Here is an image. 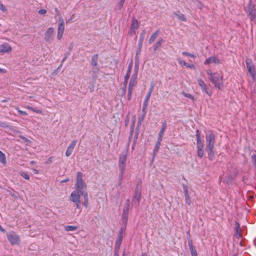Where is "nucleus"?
I'll list each match as a JSON object with an SVG mask.
<instances>
[{"label":"nucleus","instance_id":"nucleus-23","mask_svg":"<svg viewBox=\"0 0 256 256\" xmlns=\"http://www.w3.org/2000/svg\"><path fill=\"white\" fill-rule=\"evenodd\" d=\"M159 30H157L152 34L148 40V42L150 44H151L154 42L156 39L157 38L159 34Z\"/></svg>","mask_w":256,"mask_h":256},{"label":"nucleus","instance_id":"nucleus-36","mask_svg":"<svg viewBox=\"0 0 256 256\" xmlns=\"http://www.w3.org/2000/svg\"><path fill=\"white\" fill-rule=\"evenodd\" d=\"M138 65L136 64L134 67V74H132L131 78H134V79H135L136 80V76L138 75Z\"/></svg>","mask_w":256,"mask_h":256},{"label":"nucleus","instance_id":"nucleus-60","mask_svg":"<svg viewBox=\"0 0 256 256\" xmlns=\"http://www.w3.org/2000/svg\"><path fill=\"white\" fill-rule=\"evenodd\" d=\"M130 200H127L126 202V205H125V206H128V208H130Z\"/></svg>","mask_w":256,"mask_h":256},{"label":"nucleus","instance_id":"nucleus-52","mask_svg":"<svg viewBox=\"0 0 256 256\" xmlns=\"http://www.w3.org/2000/svg\"><path fill=\"white\" fill-rule=\"evenodd\" d=\"M184 95L186 98H190L191 99L194 98L193 96H192V95L191 94H187V93H184Z\"/></svg>","mask_w":256,"mask_h":256},{"label":"nucleus","instance_id":"nucleus-20","mask_svg":"<svg viewBox=\"0 0 256 256\" xmlns=\"http://www.w3.org/2000/svg\"><path fill=\"white\" fill-rule=\"evenodd\" d=\"M129 208H128V206H124V208L123 210L122 218V220L124 222H127V220L128 218Z\"/></svg>","mask_w":256,"mask_h":256},{"label":"nucleus","instance_id":"nucleus-6","mask_svg":"<svg viewBox=\"0 0 256 256\" xmlns=\"http://www.w3.org/2000/svg\"><path fill=\"white\" fill-rule=\"evenodd\" d=\"M141 198V192L140 190L138 188H136L134 194L133 196L132 200V202L133 204H136V205H138L140 200Z\"/></svg>","mask_w":256,"mask_h":256},{"label":"nucleus","instance_id":"nucleus-44","mask_svg":"<svg viewBox=\"0 0 256 256\" xmlns=\"http://www.w3.org/2000/svg\"><path fill=\"white\" fill-rule=\"evenodd\" d=\"M0 10L2 12H6L7 10V9L6 8V7L3 5V4L2 3V2L0 1Z\"/></svg>","mask_w":256,"mask_h":256},{"label":"nucleus","instance_id":"nucleus-43","mask_svg":"<svg viewBox=\"0 0 256 256\" xmlns=\"http://www.w3.org/2000/svg\"><path fill=\"white\" fill-rule=\"evenodd\" d=\"M0 127L8 128L9 127V125L6 122H0Z\"/></svg>","mask_w":256,"mask_h":256},{"label":"nucleus","instance_id":"nucleus-30","mask_svg":"<svg viewBox=\"0 0 256 256\" xmlns=\"http://www.w3.org/2000/svg\"><path fill=\"white\" fill-rule=\"evenodd\" d=\"M84 196V205L86 208H87L88 205V194L86 192H84L82 194Z\"/></svg>","mask_w":256,"mask_h":256},{"label":"nucleus","instance_id":"nucleus-13","mask_svg":"<svg viewBox=\"0 0 256 256\" xmlns=\"http://www.w3.org/2000/svg\"><path fill=\"white\" fill-rule=\"evenodd\" d=\"M64 30V24H58L57 38L60 40L62 38Z\"/></svg>","mask_w":256,"mask_h":256},{"label":"nucleus","instance_id":"nucleus-54","mask_svg":"<svg viewBox=\"0 0 256 256\" xmlns=\"http://www.w3.org/2000/svg\"><path fill=\"white\" fill-rule=\"evenodd\" d=\"M140 55H136V56H135V59H136V64L138 65V64H136V62H138V63L139 58H140Z\"/></svg>","mask_w":256,"mask_h":256},{"label":"nucleus","instance_id":"nucleus-24","mask_svg":"<svg viewBox=\"0 0 256 256\" xmlns=\"http://www.w3.org/2000/svg\"><path fill=\"white\" fill-rule=\"evenodd\" d=\"M198 82L199 86L202 88V90L206 94L208 93V89L206 88V85L205 84L204 82L201 80H198Z\"/></svg>","mask_w":256,"mask_h":256},{"label":"nucleus","instance_id":"nucleus-37","mask_svg":"<svg viewBox=\"0 0 256 256\" xmlns=\"http://www.w3.org/2000/svg\"><path fill=\"white\" fill-rule=\"evenodd\" d=\"M16 110L18 111L19 114L21 116H27L28 114L26 112L21 110L18 107H16Z\"/></svg>","mask_w":256,"mask_h":256},{"label":"nucleus","instance_id":"nucleus-59","mask_svg":"<svg viewBox=\"0 0 256 256\" xmlns=\"http://www.w3.org/2000/svg\"><path fill=\"white\" fill-rule=\"evenodd\" d=\"M118 249H114V256H118Z\"/></svg>","mask_w":256,"mask_h":256},{"label":"nucleus","instance_id":"nucleus-64","mask_svg":"<svg viewBox=\"0 0 256 256\" xmlns=\"http://www.w3.org/2000/svg\"><path fill=\"white\" fill-rule=\"evenodd\" d=\"M69 181V179L68 178H66V179H65V180H62L60 182L61 183H64V182H68Z\"/></svg>","mask_w":256,"mask_h":256},{"label":"nucleus","instance_id":"nucleus-49","mask_svg":"<svg viewBox=\"0 0 256 256\" xmlns=\"http://www.w3.org/2000/svg\"><path fill=\"white\" fill-rule=\"evenodd\" d=\"M182 55L186 56H190V57H192V58H194L195 57L194 54H191L190 53H188V52H182Z\"/></svg>","mask_w":256,"mask_h":256},{"label":"nucleus","instance_id":"nucleus-39","mask_svg":"<svg viewBox=\"0 0 256 256\" xmlns=\"http://www.w3.org/2000/svg\"><path fill=\"white\" fill-rule=\"evenodd\" d=\"M150 96H149V94H146V96L145 97L143 103V105L148 106V102L150 100Z\"/></svg>","mask_w":256,"mask_h":256},{"label":"nucleus","instance_id":"nucleus-2","mask_svg":"<svg viewBox=\"0 0 256 256\" xmlns=\"http://www.w3.org/2000/svg\"><path fill=\"white\" fill-rule=\"evenodd\" d=\"M210 80L214 84V86L218 90H221L223 88V78L222 74L214 73L210 74Z\"/></svg>","mask_w":256,"mask_h":256},{"label":"nucleus","instance_id":"nucleus-41","mask_svg":"<svg viewBox=\"0 0 256 256\" xmlns=\"http://www.w3.org/2000/svg\"><path fill=\"white\" fill-rule=\"evenodd\" d=\"M185 200L186 204H188V205H190V197L189 196V194H185Z\"/></svg>","mask_w":256,"mask_h":256},{"label":"nucleus","instance_id":"nucleus-38","mask_svg":"<svg viewBox=\"0 0 256 256\" xmlns=\"http://www.w3.org/2000/svg\"><path fill=\"white\" fill-rule=\"evenodd\" d=\"M145 36H142L140 34L138 44L140 46H142L143 41L144 39Z\"/></svg>","mask_w":256,"mask_h":256},{"label":"nucleus","instance_id":"nucleus-26","mask_svg":"<svg viewBox=\"0 0 256 256\" xmlns=\"http://www.w3.org/2000/svg\"><path fill=\"white\" fill-rule=\"evenodd\" d=\"M163 42L164 40L162 38L159 39L154 44V50L156 51L162 46Z\"/></svg>","mask_w":256,"mask_h":256},{"label":"nucleus","instance_id":"nucleus-33","mask_svg":"<svg viewBox=\"0 0 256 256\" xmlns=\"http://www.w3.org/2000/svg\"><path fill=\"white\" fill-rule=\"evenodd\" d=\"M136 84V80L135 79H134V78H131L128 84V88L133 89Z\"/></svg>","mask_w":256,"mask_h":256},{"label":"nucleus","instance_id":"nucleus-47","mask_svg":"<svg viewBox=\"0 0 256 256\" xmlns=\"http://www.w3.org/2000/svg\"><path fill=\"white\" fill-rule=\"evenodd\" d=\"M47 12V10L45 9H41L38 11V14L41 15L45 14Z\"/></svg>","mask_w":256,"mask_h":256},{"label":"nucleus","instance_id":"nucleus-27","mask_svg":"<svg viewBox=\"0 0 256 256\" xmlns=\"http://www.w3.org/2000/svg\"><path fill=\"white\" fill-rule=\"evenodd\" d=\"M100 71V68L98 66L92 67V76L93 78H95L97 77V74Z\"/></svg>","mask_w":256,"mask_h":256},{"label":"nucleus","instance_id":"nucleus-53","mask_svg":"<svg viewBox=\"0 0 256 256\" xmlns=\"http://www.w3.org/2000/svg\"><path fill=\"white\" fill-rule=\"evenodd\" d=\"M76 208L78 209H79V210H80L81 209V206H80V201L78 203H76ZM81 212V210H80L79 212V213H80Z\"/></svg>","mask_w":256,"mask_h":256},{"label":"nucleus","instance_id":"nucleus-16","mask_svg":"<svg viewBox=\"0 0 256 256\" xmlns=\"http://www.w3.org/2000/svg\"><path fill=\"white\" fill-rule=\"evenodd\" d=\"M122 228H121L120 232L118 234V240L116 242L114 249H118L120 250V246L122 244Z\"/></svg>","mask_w":256,"mask_h":256},{"label":"nucleus","instance_id":"nucleus-14","mask_svg":"<svg viewBox=\"0 0 256 256\" xmlns=\"http://www.w3.org/2000/svg\"><path fill=\"white\" fill-rule=\"evenodd\" d=\"M166 124H167V122H166V120H164V122H162V128L159 132L158 138L160 140H162V138H163L164 132L166 128Z\"/></svg>","mask_w":256,"mask_h":256},{"label":"nucleus","instance_id":"nucleus-9","mask_svg":"<svg viewBox=\"0 0 256 256\" xmlns=\"http://www.w3.org/2000/svg\"><path fill=\"white\" fill-rule=\"evenodd\" d=\"M214 136L212 134L209 133V158L212 152V150L214 148Z\"/></svg>","mask_w":256,"mask_h":256},{"label":"nucleus","instance_id":"nucleus-57","mask_svg":"<svg viewBox=\"0 0 256 256\" xmlns=\"http://www.w3.org/2000/svg\"><path fill=\"white\" fill-rule=\"evenodd\" d=\"M152 90H153V86H152L150 88L147 94H149V96H151Z\"/></svg>","mask_w":256,"mask_h":256},{"label":"nucleus","instance_id":"nucleus-17","mask_svg":"<svg viewBox=\"0 0 256 256\" xmlns=\"http://www.w3.org/2000/svg\"><path fill=\"white\" fill-rule=\"evenodd\" d=\"M127 160V152H123L119 156L118 163L126 164Z\"/></svg>","mask_w":256,"mask_h":256},{"label":"nucleus","instance_id":"nucleus-15","mask_svg":"<svg viewBox=\"0 0 256 256\" xmlns=\"http://www.w3.org/2000/svg\"><path fill=\"white\" fill-rule=\"evenodd\" d=\"M118 166L120 170L119 180H122L125 172L126 165V164H118Z\"/></svg>","mask_w":256,"mask_h":256},{"label":"nucleus","instance_id":"nucleus-7","mask_svg":"<svg viewBox=\"0 0 256 256\" xmlns=\"http://www.w3.org/2000/svg\"><path fill=\"white\" fill-rule=\"evenodd\" d=\"M76 143H77L76 140H74L71 142V143L70 144L69 146L68 147L67 150L66 152V156H68V157L70 156L72 154L76 144Z\"/></svg>","mask_w":256,"mask_h":256},{"label":"nucleus","instance_id":"nucleus-40","mask_svg":"<svg viewBox=\"0 0 256 256\" xmlns=\"http://www.w3.org/2000/svg\"><path fill=\"white\" fill-rule=\"evenodd\" d=\"M132 90H133V89H132L130 88H128V100H131Z\"/></svg>","mask_w":256,"mask_h":256},{"label":"nucleus","instance_id":"nucleus-46","mask_svg":"<svg viewBox=\"0 0 256 256\" xmlns=\"http://www.w3.org/2000/svg\"><path fill=\"white\" fill-rule=\"evenodd\" d=\"M198 155L200 158H202L204 156V150H198Z\"/></svg>","mask_w":256,"mask_h":256},{"label":"nucleus","instance_id":"nucleus-4","mask_svg":"<svg viewBox=\"0 0 256 256\" xmlns=\"http://www.w3.org/2000/svg\"><path fill=\"white\" fill-rule=\"evenodd\" d=\"M54 28H49L44 34V40L46 42L51 44L54 40Z\"/></svg>","mask_w":256,"mask_h":256},{"label":"nucleus","instance_id":"nucleus-12","mask_svg":"<svg viewBox=\"0 0 256 256\" xmlns=\"http://www.w3.org/2000/svg\"><path fill=\"white\" fill-rule=\"evenodd\" d=\"M248 61H249V60H246V68L248 69V72L251 74L252 78L254 80L255 76H256L255 68L253 66H251L250 65Z\"/></svg>","mask_w":256,"mask_h":256},{"label":"nucleus","instance_id":"nucleus-22","mask_svg":"<svg viewBox=\"0 0 256 256\" xmlns=\"http://www.w3.org/2000/svg\"><path fill=\"white\" fill-rule=\"evenodd\" d=\"M138 20L134 18H133L130 26V30H133L134 32H135V30L138 28Z\"/></svg>","mask_w":256,"mask_h":256},{"label":"nucleus","instance_id":"nucleus-31","mask_svg":"<svg viewBox=\"0 0 256 256\" xmlns=\"http://www.w3.org/2000/svg\"><path fill=\"white\" fill-rule=\"evenodd\" d=\"M0 162L2 164H6V158L5 154L0 150Z\"/></svg>","mask_w":256,"mask_h":256},{"label":"nucleus","instance_id":"nucleus-45","mask_svg":"<svg viewBox=\"0 0 256 256\" xmlns=\"http://www.w3.org/2000/svg\"><path fill=\"white\" fill-rule=\"evenodd\" d=\"M142 46H140L138 44V47L136 51V55H140L141 52V50L142 48Z\"/></svg>","mask_w":256,"mask_h":256},{"label":"nucleus","instance_id":"nucleus-58","mask_svg":"<svg viewBox=\"0 0 256 256\" xmlns=\"http://www.w3.org/2000/svg\"><path fill=\"white\" fill-rule=\"evenodd\" d=\"M252 160H253V161L254 162L255 166H256V154H253L252 156Z\"/></svg>","mask_w":256,"mask_h":256},{"label":"nucleus","instance_id":"nucleus-50","mask_svg":"<svg viewBox=\"0 0 256 256\" xmlns=\"http://www.w3.org/2000/svg\"><path fill=\"white\" fill-rule=\"evenodd\" d=\"M58 24H64V20L62 16H59Z\"/></svg>","mask_w":256,"mask_h":256},{"label":"nucleus","instance_id":"nucleus-48","mask_svg":"<svg viewBox=\"0 0 256 256\" xmlns=\"http://www.w3.org/2000/svg\"><path fill=\"white\" fill-rule=\"evenodd\" d=\"M20 175L26 180H28L30 179L28 174L26 172H22Z\"/></svg>","mask_w":256,"mask_h":256},{"label":"nucleus","instance_id":"nucleus-10","mask_svg":"<svg viewBox=\"0 0 256 256\" xmlns=\"http://www.w3.org/2000/svg\"><path fill=\"white\" fill-rule=\"evenodd\" d=\"M12 50V48L8 43H4L0 46V52L6 53Z\"/></svg>","mask_w":256,"mask_h":256},{"label":"nucleus","instance_id":"nucleus-3","mask_svg":"<svg viewBox=\"0 0 256 256\" xmlns=\"http://www.w3.org/2000/svg\"><path fill=\"white\" fill-rule=\"evenodd\" d=\"M6 237L12 245L19 244L20 240L18 235L12 231L6 234Z\"/></svg>","mask_w":256,"mask_h":256},{"label":"nucleus","instance_id":"nucleus-34","mask_svg":"<svg viewBox=\"0 0 256 256\" xmlns=\"http://www.w3.org/2000/svg\"><path fill=\"white\" fill-rule=\"evenodd\" d=\"M174 14L175 16H177V18L179 20H182L183 22H186V18H185L183 14H176V13H174Z\"/></svg>","mask_w":256,"mask_h":256},{"label":"nucleus","instance_id":"nucleus-11","mask_svg":"<svg viewBox=\"0 0 256 256\" xmlns=\"http://www.w3.org/2000/svg\"><path fill=\"white\" fill-rule=\"evenodd\" d=\"M188 245L192 256H198L196 250L193 246L192 240L191 238H188Z\"/></svg>","mask_w":256,"mask_h":256},{"label":"nucleus","instance_id":"nucleus-63","mask_svg":"<svg viewBox=\"0 0 256 256\" xmlns=\"http://www.w3.org/2000/svg\"><path fill=\"white\" fill-rule=\"evenodd\" d=\"M146 34V31L145 30H142V32L140 34V35L145 36Z\"/></svg>","mask_w":256,"mask_h":256},{"label":"nucleus","instance_id":"nucleus-29","mask_svg":"<svg viewBox=\"0 0 256 256\" xmlns=\"http://www.w3.org/2000/svg\"><path fill=\"white\" fill-rule=\"evenodd\" d=\"M220 62V60L216 56L209 57V64L214 63L216 64H219Z\"/></svg>","mask_w":256,"mask_h":256},{"label":"nucleus","instance_id":"nucleus-51","mask_svg":"<svg viewBox=\"0 0 256 256\" xmlns=\"http://www.w3.org/2000/svg\"><path fill=\"white\" fill-rule=\"evenodd\" d=\"M147 107H148L147 106L143 105V106H142V112H143V114H146L147 112Z\"/></svg>","mask_w":256,"mask_h":256},{"label":"nucleus","instance_id":"nucleus-19","mask_svg":"<svg viewBox=\"0 0 256 256\" xmlns=\"http://www.w3.org/2000/svg\"><path fill=\"white\" fill-rule=\"evenodd\" d=\"M196 140H197V148L198 150H203V144L200 140V134L198 130H196Z\"/></svg>","mask_w":256,"mask_h":256},{"label":"nucleus","instance_id":"nucleus-25","mask_svg":"<svg viewBox=\"0 0 256 256\" xmlns=\"http://www.w3.org/2000/svg\"><path fill=\"white\" fill-rule=\"evenodd\" d=\"M162 141V140H160L158 138L157 142L154 148V156L158 152Z\"/></svg>","mask_w":256,"mask_h":256},{"label":"nucleus","instance_id":"nucleus-5","mask_svg":"<svg viewBox=\"0 0 256 256\" xmlns=\"http://www.w3.org/2000/svg\"><path fill=\"white\" fill-rule=\"evenodd\" d=\"M82 196L77 191L72 192L70 196V200L74 203H78L80 201V196Z\"/></svg>","mask_w":256,"mask_h":256},{"label":"nucleus","instance_id":"nucleus-28","mask_svg":"<svg viewBox=\"0 0 256 256\" xmlns=\"http://www.w3.org/2000/svg\"><path fill=\"white\" fill-rule=\"evenodd\" d=\"M178 62L180 64H183L184 66H186V68H194V65L192 64H188L183 60H178Z\"/></svg>","mask_w":256,"mask_h":256},{"label":"nucleus","instance_id":"nucleus-35","mask_svg":"<svg viewBox=\"0 0 256 256\" xmlns=\"http://www.w3.org/2000/svg\"><path fill=\"white\" fill-rule=\"evenodd\" d=\"M26 108L30 110L36 112L38 114H42V110L39 109H35L30 106H26Z\"/></svg>","mask_w":256,"mask_h":256},{"label":"nucleus","instance_id":"nucleus-8","mask_svg":"<svg viewBox=\"0 0 256 256\" xmlns=\"http://www.w3.org/2000/svg\"><path fill=\"white\" fill-rule=\"evenodd\" d=\"M132 68V62L128 64L127 72L124 76V84L125 86V88H126L128 80L130 77Z\"/></svg>","mask_w":256,"mask_h":256},{"label":"nucleus","instance_id":"nucleus-32","mask_svg":"<svg viewBox=\"0 0 256 256\" xmlns=\"http://www.w3.org/2000/svg\"><path fill=\"white\" fill-rule=\"evenodd\" d=\"M76 226H67L64 227V230L67 232L74 231L78 229Z\"/></svg>","mask_w":256,"mask_h":256},{"label":"nucleus","instance_id":"nucleus-18","mask_svg":"<svg viewBox=\"0 0 256 256\" xmlns=\"http://www.w3.org/2000/svg\"><path fill=\"white\" fill-rule=\"evenodd\" d=\"M248 10L250 20L252 21L254 20L256 18V10L254 8V6H250Z\"/></svg>","mask_w":256,"mask_h":256},{"label":"nucleus","instance_id":"nucleus-42","mask_svg":"<svg viewBox=\"0 0 256 256\" xmlns=\"http://www.w3.org/2000/svg\"><path fill=\"white\" fill-rule=\"evenodd\" d=\"M182 188H183L184 192V195L188 194V188L187 186L184 184H183Z\"/></svg>","mask_w":256,"mask_h":256},{"label":"nucleus","instance_id":"nucleus-21","mask_svg":"<svg viewBox=\"0 0 256 256\" xmlns=\"http://www.w3.org/2000/svg\"><path fill=\"white\" fill-rule=\"evenodd\" d=\"M98 54H94V56H92L91 61H90V64L92 67L98 66Z\"/></svg>","mask_w":256,"mask_h":256},{"label":"nucleus","instance_id":"nucleus-1","mask_svg":"<svg viewBox=\"0 0 256 256\" xmlns=\"http://www.w3.org/2000/svg\"><path fill=\"white\" fill-rule=\"evenodd\" d=\"M82 177V173L78 172L76 175V182L74 185L76 191L79 192L81 194L86 192L85 191L86 190V184L84 182Z\"/></svg>","mask_w":256,"mask_h":256},{"label":"nucleus","instance_id":"nucleus-55","mask_svg":"<svg viewBox=\"0 0 256 256\" xmlns=\"http://www.w3.org/2000/svg\"><path fill=\"white\" fill-rule=\"evenodd\" d=\"M54 10H55L56 12V14H57V15L58 16H61L60 11L57 8H54Z\"/></svg>","mask_w":256,"mask_h":256},{"label":"nucleus","instance_id":"nucleus-61","mask_svg":"<svg viewBox=\"0 0 256 256\" xmlns=\"http://www.w3.org/2000/svg\"><path fill=\"white\" fill-rule=\"evenodd\" d=\"M6 72V70L5 69L0 68V73L5 74Z\"/></svg>","mask_w":256,"mask_h":256},{"label":"nucleus","instance_id":"nucleus-62","mask_svg":"<svg viewBox=\"0 0 256 256\" xmlns=\"http://www.w3.org/2000/svg\"><path fill=\"white\" fill-rule=\"evenodd\" d=\"M68 54L65 55V56H64V58H62V63H63L66 60V58H68Z\"/></svg>","mask_w":256,"mask_h":256},{"label":"nucleus","instance_id":"nucleus-56","mask_svg":"<svg viewBox=\"0 0 256 256\" xmlns=\"http://www.w3.org/2000/svg\"><path fill=\"white\" fill-rule=\"evenodd\" d=\"M124 1L125 0H120V2H119L118 5L120 8L123 6Z\"/></svg>","mask_w":256,"mask_h":256}]
</instances>
